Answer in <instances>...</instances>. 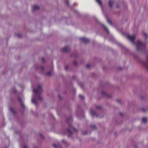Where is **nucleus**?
Instances as JSON below:
<instances>
[{
    "label": "nucleus",
    "mask_w": 148,
    "mask_h": 148,
    "mask_svg": "<svg viewBox=\"0 0 148 148\" xmlns=\"http://www.w3.org/2000/svg\"><path fill=\"white\" fill-rule=\"evenodd\" d=\"M128 38L132 44L136 45V49L138 51H140L145 48V43L142 42L140 40H138L137 43H135L134 40L136 36L135 35H129L128 36Z\"/></svg>",
    "instance_id": "1"
},
{
    "label": "nucleus",
    "mask_w": 148,
    "mask_h": 148,
    "mask_svg": "<svg viewBox=\"0 0 148 148\" xmlns=\"http://www.w3.org/2000/svg\"><path fill=\"white\" fill-rule=\"evenodd\" d=\"M42 91V88L41 86L40 85H39L38 86V90H36L34 89L33 90V92L34 93L38 94L40 93Z\"/></svg>",
    "instance_id": "2"
},
{
    "label": "nucleus",
    "mask_w": 148,
    "mask_h": 148,
    "mask_svg": "<svg viewBox=\"0 0 148 148\" xmlns=\"http://www.w3.org/2000/svg\"><path fill=\"white\" fill-rule=\"evenodd\" d=\"M80 40L83 42H84L85 43H87L88 42L89 40L87 38H86L84 37H82L80 38Z\"/></svg>",
    "instance_id": "3"
},
{
    "label": "nucleus",
    "mask_w": 148,
    "mask_h": 148,
    "mask_svg": "<svg viewBox=\"0 0 148 148\" xmlns=\"http://www.w3.org/2000/svg\"><path fill=\"white\" fill-rule=\"evenodd\" d=\"M90 113L92 116L96 115L95 112L92 109H91L90 110Z\"/></svg>",
    "instance_id": "4"
},
{
    "label": "nucleus",
    "mask_w": 148,
    "mask_h": 148,
    "mask_svg": "<svg viewBox=\"0 0 148 148\" xmlns=\"http://www.w3.org/2000/svg\"><path fill=\"white\" fill-rule=\"evenodd\" d=\"M70 49L68 47H66L62 49L63 51L67 52L70 50Z\"/></svg>",
    "instance_id": "5"
},
{
    "label": "nucleus",
    "mask_w": 148,
    "mask_h": 148,
    "mask_svg": "<svg viewBox=\"0 0 148 148\" xmlns=\"http://www.w3.org/2000/svg\"><path fill=\"white\" fill-rule=\"evenodd\" d=\"M39 7L38 5H33L32 6V8L33 10H37L39 9Z\"/></svg>",
    "instance_id": "6"
},
{
    "label": "nucleus",
    "mask_w": 148,
    "mask_h": 148,
    "mask_svg": "<svg viewBox=\"0 0 148 148\" xmlns=\"http://www.w3.org/2000/svg\"><path fill=\"white\" fill-rule=\"evenodd\" d=\"M32 103H34L35 105H36L37 102L35 100L34 98L32 96Z\"/></svg>",
    "instance_id": "7"
},
{
    "label": "nucleus",
    "mask_w": 148,
    "mask_h": 148,
    "mask_svg": "<svg viewBox=\"0 0 148 148\" xmlns=\"http://www.w3.org/2000/svg\"><path fill=\"white\" fill-rule=\"evenodd\" d=\"M113 2H114V1L112 0H109V2H108V4L111 7L112 6V4L113 3Z\"/></svg>",
    "instance_id": "8"
},
{
    "label": "nucleus",
    "mask_w": 148,
    "mask_h": 148,
    "mask_svg": "<svg viewBox=\"0 0 148 148\" xmlns=\"http://www.w3.org/2000/svg\"><path fill=\"white\" fill-rule=\"evenodd\" d=\"M53 74V72L52 71H48L47 73V74L49 76H51Z\"/></svg>",
    "instance_id": "9"
},
{
    "label": "nucleus",
    "mask_w": 148,
    "mask_h": 148,
    "mask_svg": "<svg viewBox=\"0 0 148 148\" xmlns=\"http://www.w3.org/2000/svg\"><path fill=\"white\" fill-rule=\"evenodd\" d=\"M102 7V3L101 0H95Z\"/></svg>",
    "instance_id": "10"
},
{
    "label": "nucleus",
    "mask_w": 148,
    "mask_h": 148,
    "mask_svg": "<svg viewBox=\"0 0 148 148\" xmlns=\"http://www.w3.org/2000/svg\"><path fill=\"white\" fill-rule=\"evenodd\" d=\"M102 26L107 31L108 33H109V31L108 29L107 28V27L103 24H102Z\"/></svg>",
    "instance_id": "11"
},
{
    "label": "nucleus",
    "mask_w": 148,
    "mask_h": 148,
    "mask_svg": "<svg viewBox=\"0 0 148 148\" xmlns=\"http://www.w3.org/2000/svg\"><path fill=\"white\" fill-rule=\"evenodd\" d=\"M147 122V119L145 118H143L142 119V122L145 123Z\"/></svg>",
    "instance_id": "12"
},
{
    "label": "nucleus",
    "mask_w": 148,
    "mask_h": 148,
    "mask_svg": "<svg viewBox=\"0 0 148 148\" xmlns=\"http://www.w3.org/2000/svg\"><path fill=\"white\" fill-rule=\"evenodd\" d=\"M69 125V127L70 128V129H71L72 128L73 130H74L75 131V132H77V130H76L75 128H74V127H72L71 126V125L70 124H69L68 125Z\"/></svg>",
    "instance_id": "13"
},
{
    "label": "nucleus",
    "mask_w": 148,
    "mask_h": 148,
    "mask_svg": "<svg viewBox=\"0 0 148 148\" xmlns=\"http://www.w3.org/2000/svg\"><path fill=\"white\" fill-rule=\"evenodd\" d=\"M9 110H10V111L12 112V113H14V111L13 110V109L12 108H9Z\"/></svg>",
    "instance_id": "14"
},
{
    "label": "nucleus",
    "mask_w": 148,
    "mask_h": 148,
    "mask_svg": "<svg viewBox=\"0 0 148 148\" xmlns=\"http://www.w3.org/2000/svg\"><path fill=\"white\" fill-rule=\"evenodd\" d=\"M107 22L109 23V24H112V22H111V21H110V20H109V19L108 18H107Z\"/></svg>",
    "instance_id": "15"
},
{
    "label": "nucleus",
    "mask_w": 148,
    "mask_h": 148,
    "mask_svg": "<svg viewBox=\"0 0 148 148\" xmlns=\"http://www.w3.org/2000/svg\"><path fill=\"white\" fill-rule=\"evenodd\" d=\"M38 99L40 101H42V97L40 96H38Z\"/></svg>",
    "instance_id": "16"
},
{
    "label": "nucleus",
    "mask_w": 148,
    "mask_h": 148,
    "mask_svg": "<svg viewBox=\"0 0 148 148\" xmlns=\"http://www.w3.org/2000/svg\"><path fill=\"white\" fill-rule=\"evenodd\" d=\"M144 36L146 38H147L148 37V35L146 33H144L143 34Z\"/></svg>",
    "instance_id": "17"
},
{
    "label": "nucleus",
    "mask_w": 148,
    "mask_h": 148,
    "mask_svg": "<svg viewBox=\"0 0 148 148\" xmlns=\"http://www.w3.org/2000/svg\"><path fill=\"white\" fill-rule=\"evenodd\" d=\"M147 64H145V66H146V67L147 68V69H148V56L147 57Z\"/></svg>",
    "instance_id": "18"
},
{
    "label": "nucleus",
    "mask_w": 148,
    "mask_h": 148,
    "mask_svg": "<svg viewBox=\"0 0 148 148\" xmlns=\"http://www.w3.org/2000/svg\"><path fill=\"white\" fill-rule=\"evenodd\" d=\"M67 131L69 133V134H72L70 130L69 129H67Z\"/></svg>",
    "instance_id": "19"
},
{
    "label": "nucleus",
    "mask_w": 148,
    "mask_h": 148,
    "mask_svg": "<svg viewBox=\"0 0 148 148\" xmlns=\"http://www.w3.org/2000/svg\"><path fill=\"white\" fill-rule=\"evenodd\" d=\"M17 36L18 37H21V35L20 34L18 33L17 34Z\"/></svg>",
    "instance_id": "20"
},
{
    "label": "nucleus",
    "mask_w": 148,
    "mask_h": 148,
    "mask_svg": "<svg viewBox=\"0 0 148 148\" xmlns=\"http://www.w3.org/2000/svg\"><path fill=\"white\" fill-rule=\"evenodd\" d=\"M86 66L87 68L89 69L90 68V66L89 64H86Z\"/></svg>",
    "instance_id": "21"
},
{
    "label": "nucleus",
    "mask_w": 148,
    "mask_h": 148,
    "mask_svg": "<svg viewBox=\"0 0 148 148\" xmlns=\"http://www.w3.org/2000/svg\"><path fill=\"white\" fill-rule=\"evenodd\" d=\"M91 127L92 128H93V129H95V128H96V127H95V125H94L91 126Z\"/></svg>",
    "instance_id": "22"
},
{
    "label": "nucleus",
    "mask_w": 148,
    "mask_h": 148,
    "mask_svg": "<svg viewBox=\"0 0 148 148\" xmlns=\"http://www.w3.org/2000/svg\"><path fill=\"white\" fill-rule=\"evenodd\" d=\"M79 96L82 99H83L84 98V96L81 95H79Z\"/></svg>",
    "instance_id": "23"
},
{
    "label": "nucleus",
    "mask_w": 148,
    "mask_h": 148,
    "mask_svg": "<svg viewBox=\"0 0 148 148\" xmlns=\"http://www.w3.org/2000/svg\"><path fill=\"white\" fill-rule=\"evenodd\" d=\"M68 122H69V121H72V119L71 118H70L69 119H68L67 120Z\"/></svg>",
    "instance_id": "24"
},
{
    "label": "nucleus",
    "mask_w": 148,
    "mask_h": 148,
    "mask_svg": "<svg viewBox=\"0 0 148 148\" xmlns=\"http://www.w3.org/2000/svg\"><path fill=\"white\" fill-rule=\"evenodd\" d=\"M21 103L22 106L23 107V108H24L25 107V106L24 104L23 103Z\"/></svg>",
    "instance_id": "25"
},
{
    "label": "nucleus",
    "mask_w": 148,
    "mask_h": 148,
    "mask_svg": "<svg viewBox=\"0 0 148 148\" xmlns=\"http://www.w3.org/2000/svg\"><path fill=\"white\" fill-rule=\"evenodd\" d=\"M23 148H28L27 145H24L23 146Z\"/></svg>",
    "instance_id": "26"
},
{
    "label": "nucleus",
    "mask_w": 148,
    "mask_h": 148,
    "mask_svg": "<svg viewBox=\"0 0 148 148\" xmlns=\"http://www.w3.org/2000/svg\"><path fill=\"white\" fill-rule=\"evenodd\" d=\"M40 137L42 138H43V136L41 134H40Z\"/></svg>",
    "instance_id": "27"
},
{
    "label": "nucleus",
    "mask_w": 148,
    "mask_h": 148,
    "mask_svg": "<svg viewBox=\"0 0 148 148\" xmlns=\"http://www.w3.org/2000/svg\"><path fill=\"white\" fill-rule=\"evenodd\" d=\"M53 147H55V148H56V147H57L56 145V144H53Z\"/></svg>",
    "instance_id": "28"
},
{
    "label": "nucleus",
    "mask_w": 148,
    "mask_h": 148,
    "mask_svg": "<svg viewBox=\"0 0 148 148\" xmlns=\"http://www.w3.org/2000/svg\"><path fill=\"white\" fill-rule=\"evenodd\" d=\"M102 94H104V95H106V93L104 92H103V91L102 92Z\"/></svg>",
    "instance_id": "29"
},
{
    "label": "nucleus",
    "mask_w": 148,
    "mask_h": 148,
    "mask_svg": "<svg viewBox=\"0 0 148 148\" xmlns=\"http://www.w3.org/2000/svg\"><path fill=\"white\" fill-rule=\"evenodd\" d=\"M97 108L100 109L101 108V107L100 106H97Z\"/></svg>",
    "instance_id": "30"
},
{
    "label": "nucleus",
    "mask_w": 148,
    "mask_h": 148,
    "mask_svg": "<svg viewBox=\"0 0 148 148\" xmlns=\"http://www.w3.org/2000/svg\"><path fill=\"white\" fill-rule=\"evenodd\" d=\"M18 100L20 102H21V99L20 98H18Z\"/></svg>",
    "instance_id": "31"
},
{
    "label": "nucleus",
    "mask_w": 148,
    "mask_h": 148,
    "mask_svg": "<svg viewBox=\"0 0 148 148\" xmlns=\"http://www.w3.org/2000/svg\"><path fill=\"white\" fill-rule=\"evenodd\" d=\"M41 68L43 70L44 69V67L43 66L41 67Z\"/></svg>",
    "instance_id": "32"
},
{
    "label": "nucleus",
    "mask_w": 148,
    "mask_h": 148,
    "mask_svg": "<svg viewBox=\"0 0 148 148\" xmlns=\"http://www.w3.org/2000/svg\"><path fill=\"white\" fill-rule=\"evenodd\" d=\"M74 64L75 65H77V63H76V62H74Z\"/></svg>",
    "instance_id": "33"
},
{
    "label": "nucleus",
    "mask_w": 148,
    "mask_h": 148,
    "mask_svg": "<svg viewBox=\"0 0 148 148\" xmlns=\"http://www.w3.org/2000/svg\"><path fill=\"white\" fill-rule=\"evenodd\" d=\"M87 134V132H85L84 133V134Z\"/></svg>",
    "instance_id": "34"
},
{
    "label": "nucleus",
    "mask_w": 148,
    "mask_h": 148,
    "mask_svg": "<svg viewBox=\"0 0 148 148\" xmlns=\"http://www.w3.org/2000/svg\"><path fill=\"white\" fill-rule=\"evenodd\" d=\"M141 98L142 99H143V97L141 96Z\"/></svg>",
    "instance_id": "35"
},
{
    "label": "nucleus",
    "mask_w": 148,
    "mask_h": 148,
    "mask_svg": "<svg viewBox=\"0 0 148 148\" xmlns=\"http://www.w3.org/2000/svg\"><path fill=\"white\" fill-rule=\"evenodd\" d=\"M16 92V90H15V89H14V91H13V92Z\"/></svg>",
    "instance_id": "36"
},
{
    "label": "nucleus",
    "mask_w": 148,
    "mask_h": 148,
    "mask_svg": "<svg viewBox=\"0 0 148 148\" xmlns=\"http://www.w3.org/2000/svg\"><path fill=\"white\" fill-rule=\"evenodd\" d=\"M65 69H66V70H67V69H68V68H67V67H65Z\"/></svg>",
    "instance_id": "37"
},
{
    "label": "nucleus",
    "mask_w": 148,
    "mask_h": 148,
    "mask_svg": "<svg viewBox=\"0 0 148 148\" xmlns=\"http://www.w3.org/2000/svg\"><path fill=\"white\" fill-rule=\"evenodd\" d=\"M62 142H63V143H64L65 142V140H63L62 141Z\"/></svg>",
    "instance_id": "38"
},
{
    "label": "nucleus",
    "mask_w": 148,
    "mask_h": 148,
    "mask_svg": "<svg viewBox=\"0 0 148 148\" xmlns=\"http://www.w3.org/2000/svg\"><path fill=\"white\" fill-rule=\"evenodd\" d=\"M67 4L68 5L69 3L67 1H66Z\"/></svg>",
    "instance_id": "39"
},
{
    "label": "nucleus",
    "mask_w": 148,
    "mask_h": 148,
    "mask_svg": "<svg viewBox=\"0 0 148 148\" xmlns=\"http://www.w3.org/2000/svg\"><path fill=\"white\" fill-rule=\"evenodd\" d=\"M44 59V58H42V61Z\"/></svg>",
    "instance_id": "40"
},
{
    "label": "nucleus",
    "mask_w": 148,
    "mask_h": 148,
    "mask_svg": "<svg viewBox=\"0 0 148 148\" xmlns=\"http://www.w3.org/2000/svg\"><path fill=\"white\" fill-rule=\"evenodd\" d=\"M120 115H122V114H121V113H120Z\"/></svg>",
    "instance_id": "41"
},
{
    "label": "nucleus",
    "mask_w": 148,
    "mask_h": 148,
    "mask_svg": "<svg viewBox=\"0 0 148 148\" xmlns=\"http://www.w3.org/2000/svg\"><path fill=\"white\" fill-rule=\"evenodd\" d=\"M119 69H121V68H119Z\"/></svg>",
    "instance_id": "42"
}]
</instances>
